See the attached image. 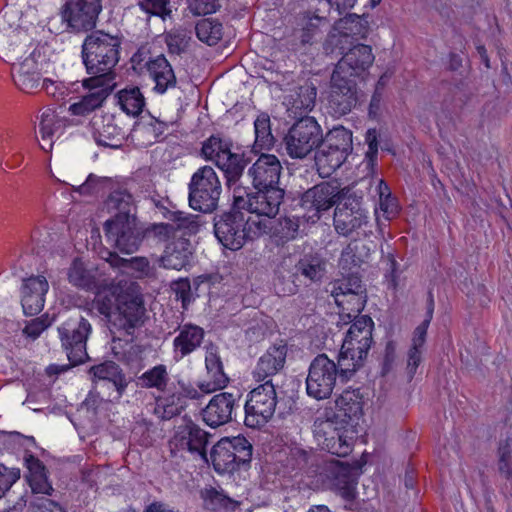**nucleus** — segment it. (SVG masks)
Segmentation results:
<instances>
[{
  "mask_svg": "<svg viewBox=\"0 0 512 512\" xmlns=\"http://www.w3.org/2000/svg\"><path fill=\"white\" fill-rule=\"evenodd\" d=\"M88 92L69 106L68 111L73 116L86 117L100 109L112 93L114 84L104 81L101 86H83Z\"/></svg>",
  "mask_w": 512,
  "mask_h": 512,
  "instance_id": "29",
  "label": "nucleus"
},
{
  "mask_svg": "<svg viewBox=\"0 0 512 512\" xmlns=\"http://www.w3.org/2000/svg\"><path fill=\"white\" fill-rule=\"evenodd\" d=\"M353 150L352 132L343 126L329 130L314 154L315 166L322 178L332 175Z\"/></svg>",
  "mask_w": 512,
  "mask_h": 512,
  "instance_id": "4",
  "label": "nucleus"
},
{
  "mask_svg": "<svg viewBox=\"0 0 512 512\" xmlns=\"http://www.w3.org/2000/svg\"><path fill=\"white\" fill-rule=\"evenodd\" d=\"M52 322L53 318H50L48 314H44L27 322L22 332L25 336L35 340L44 330L52 325Z\"/></svg>",
  "mask_w": 512,
  "mask_h": 512,
  "instance_id": "62",
  "label": "nucleus"
},
{
  "mask_svg": "<svg viewBox=\"0 0 512 512\" xmlns=\"http://www.w3.org/2000/svg\"><path fill=\"white\" fill-rule=\"evenodd\" d=\"M323 140V130L314 117L304 116L288 129L283 142L287 154L294 159H304L318 150Z\"/></svg>",
  "mask_w": 512,
  "mask_h": 512,
  "instance_id": "6",
  "label": "nucleus"
},
{
  "mask_svg": "<svg viewBox=\"0 0 512 512\" xmlns=\"http://www.w3.org/2000/svg\"><path fill=\"white\" fill-rule=\"evenodd\" d=\"M325 471L331 488L346 502L352 503L357 494V469L346 462L332 460Z\"/></svg>",
  "mask_w": 512,
  "mask_h": 512,
  "instance_id": "20",
  "label": "nucleus"
},
{
  "mask_svg": "<svg viewBox=\"0 0 512 512\" xmlns=\"http://www.w3.org/2000/svg\"><path fill=\"white\" fill-rule=\"evenodd\" d=\"M255 190L253 192L249 187L238 188L235 191L233 207L255 213L258 216L274 218L284 200V189L275 187Z\"/></svg>",
  "mask_w": 512,
  "mask_h": 512,
  "instance_id": "11",
  "label": "nucleus"
},
{
  "mask_svg": "<svg viewBox=\"0 0 512 512\" xmlns=\"http://www.w3.org/2000/svg\"><path fill=\"white\" fill-rule=\"evenodd\" d=\"M240 394L220 392L214 395L202 410L203 421L212 428L232 421L234 411L239 407Z\"/></svg>",
  "mask_w": 512,
  "mask_h": 512,
  "instance_id": "21",
  "label": "nucleus"
},
{
  "mask_svg": "<svg viewBox=\"0 0 512 512\" xmlns=\"http://www.w3.org/2000/svg\"><path fill=\"white\" fill-rule=\"evenodd\" d=\"M116 97L121 109L128 115L138 116L145 107V98L137 86L126 87L118 91Z\"/></svg>",
  "mask_w": 512,
  "mask_h": 512,
  "instance_id": "40",
  "label": "nucleus"
},
{
  "mask_svg": "<svg viewBox=\"0 0 512 512\" xmlns=\"http://www.w3.org/2000/svg\"><path fill=\"white\" fill-rule=\"evenodd\" d=\"M287 352V344L283 341L270 346L266 352L260 356L252 372L255 381L266 383V380H268L272 382V377L283 370L286 363Z\"/></svg>",
  "mask_w": 512,
  "mask_h": 512,
  "instance_id": "24",
  "label": "nucleus"
},
{
  "mask_svg": "<svg viewBox=\"0 0 512 512\" xmlns=\"http://www.w3.org/2000/svg\"><path fill=\"white\" fill-rule=\"evenodd\" d=\"M335 303L342 308L340 317L347 323L351 322L352 318L360 317L359 314L363 311L367 303V291L362 289L354 293L346 294L345 296L334 297Z\"/></svg>",
  "mask_w": 512,
  "mask_h": 512,
  "instance_id": "35",
  "label": "nucleus"
},
{
  "mask_svg": "<svg viewBox=\"0 0 512 512\" xmlns=\"http://www.w3.org/2000/svg\"><path fill=\"white\" fill-rule=\"evenodd\" d=\"M350 191L348 187L341 188L336 180L323 181L306 190L301 196V206L313 212L312 217L320 219L323 213L338 205Z\"/></svg>",
  "mask_w": 512,
  "mask_h": 512,
  "instance_id": "15",
  "label": "nucleus"
},
{
  "mask_svg": "<svg viewBox=\"0 0 512 512\" xmlns=\"http://www.w3.org/2000/svg\"><path fill=\"white\" fill-rule=\"evenodd\" d=\"M104 206L114 215L107 221H118L137 217V205L133 194L123 185L111 187Z\"/></svg>",
  "mask_w": 512,
  "mask_h": 512,
  "instance_id": "27",
  "label": "nucleus"
},
{
  "mask_svg": "<svg viewBox=\"0 0 512 512\" xmlns=\"http://www.w3.org/2000/svg\"><path fill=\"white\" fill-rule=\"evenodd\" d=\"M173 226L170 223H151L142 225V244L148 246L168 243L174 238Z\"/></svg>",
  "mask_w": 512,
  "mask_h": 512,
  "instance_id": "46",
  "label": "nucleus"
},
{
  "mask_svg": "<svg viewBox=\"0 0 512 512\" xmlns=\"http://www.w3.org/2000/svg\"><path fill=\"white\" fill-rule=\"evenodd\" d=\"M363 96L358 88L357 81L333 70L328 95V109L334 117H341L350 113Z\"/></svg>",
  "mask_w": 512,
  "mask_h": 512,
  "instance_id": "12",
  "label": "nucleus"
},
{
  "mask_svg": "<svg viewBox=\"0 0 512 512\" xmlns=\"http://www.w3.org/2000/svg\"><path fill=\"white\" fill-rule=\"evenodd\" d=\"M61 346L72 366H77L89 359L87 340L92 333L90 322L80 314L70 316L58 327Z\"/></svg>",
  "mask_w": 512,
  "mask_h": 512,
  "instance_id": "7",
  "label": "nucleus"
},
{
  "mask_svg": "<svg viewBox=\"0 0 512 512\" xmlns=\"http://www.w3.org/2000/svg\"><path fill=\"white\" fill-rule=\"evenodd\" d=\"M103 10V0H64L60 8L62 23L75 34L93 31Z\"/></svg>",
  "mask_w": 512,
  "mask_h": 512,
  "instance_id": "10",
  "label": "nucleus"
},
{
  "mask_svg": "<svg viewBox=\"0 0 512 512\" xmlns=\"http://www.w3.org/2000/svg\"><path fill=\"white\" fill-rule=\"evenodd\" d=\"M138 6L145 13L160 17L163 21L172 15L170 0H138Z\"/></svg>",
  "mask_w": 512,
  "mask_h": 512,
  "instance_id": "55",
  "label": "nucleus"
},
{
  "mask_svg": "<svg viewBox=\"0 0 512 512\" xmlns=\"http://www.w3.org/2000/svg\"><path fill=\"white\" fill-rule=\"evenodd\" d=\"M170 225L173 226L174 237L191 236L198 233L201 226V217L183 211L171 212Z\"/></svg>",
  "mask_w": 512,
  "mask_h": 512,
  "instance_id": "39",
  "label": "nucleus"
},
{
  "mask_svg": "<svg viewBox=\"0 0 512 512\" xmlns=\"http://www.w3.org/2000/svg\"><path fill=\"white\" fill-rule=\"evenodd\" d=\"M374 60L375 56L371 46L357 44L343 54L334 70L355 80L364 81Z\"/></svg>",
  "mask_w": 512,
  "mask_h": 512,
  "instance_id": "19",
  "label": "nucleus"
},
{
  "mask_svg": "<svg viewBox=\"0 0 512 512\" xmlns=\"http://www.w3.org/2000/svg\"><path fill=\"white\" fill-rule=\"evenodd\" d=\"M189 206L201 213H212L218 208L222 193L221 181L213 167L205 165L199 168L188 184Z\"/></svg>",
  "mask_w": 512,
  "mask_h": 512,
  "instance_id": "5",
  "label": "nucleus"
},
{
  "mask_svg": "<svg viewBox=\"0 0 512 512\" xmlns=\"http://www.w3.org/2000/svg\"><path fill=\"white\" fill-rule=\"evenodd\" d=\"M119 368L120 366L117 363L108 360L92 366L89 369V374H91L94 378L109 381L119 370Z\"/></svg>",
  "mask_w": 512,
  "mask_h": 512,
  "instance_id": "63",
  "label": "nucleus"
},
{
  "mask_svg": "<svg viewBox=\"0 0 512 512\" xmlns=\"http://www.w3.org/2000/svg\"><path fill=\"white\" fill-rule=\"evenodd\" d=\"M243 209H232L215 218L214 232L219 242L230 250H239L247 241L246 220Z\"/></svg>",
  "mask_w": 512,
  "mask_h": 512,
  "instance_id": "17",
  "label": "nucleus"
},
{
  "mask_svg": "<svg viewBox=\"0 0 512 512\" xmlns=\"http://www.w3.org/2000/svg\"><path fill=\"white\" fill-rule=\"evenodd\" d=\"M121 39L103 30H93L85 37L81 47V58L86 72L91 77L82 81V86H101L104 81L113 83L114 68L120 59Z\"/></svg>",
  "mask_w": 512,
  "mask_h": 512,
  "instance_id": "2",
  "label": "nucleus"
},
{
  "mask_svg": "<svg viewBox=\"0 0 512 512\" xmlns=\"http://www.w3.org/2000/svg\"><path fill=\"white\" fill-rule=\"evenodd\" d=\"M47 473L48 472H44L38 475L28 476V483L33 493L52 495L54 489L48 480Z\"/></svg>",
  "mask_w": 512,
  "mask_h": 512,
  "instance_id": "64",
  "label": "nucleus"
},
{
  "mask_svg": "<svg viewBox=\"0 0 512 512\" xmlns=\"http://www.w3.org/2000/svg\"><path fill=\"white\" fill-rule=\"evenodd\" d=\"M379 189H380L379 206H380V209L383 211L384 216L389 220L397 217V215L399 214V211H400L398 199L396 197H393L390 194L388 186L386 184H384L383 181L380 182Z\"/></svg>",
  "mask_w": 512,
  "mask_h": 512,
  "instance_id": "56",
  "label": "nucleus"
},
{
  "mask_svg": "<svg viewBox=\"0 0 512 512\" xmlns=\"http://www.w3.org/2000/svg\"><path fill=\"white\" fill-rule=\"evenodd\" d=\"M335 28L351 40L366 38L369 32L367 20L357 14H348L335 22Z\"/></svg>",
  "mask_w": 512,
  "mask_h": 512,
  "instance_id": "42",
  "label": "nucleus"
},
{
  "mask_svg": "<svg viewBox=\"0 0 512 512\" xmlns=\"http://www.w3.org/2000/svg\"><path fill=\"white\" fill-rule=\"evenodd\" d=\"M368 222L369 217L363 206V198L350 191L334 209L333 226L336 233L341 236L353 235Z\"/></svg>",
  "mask_w": 512,
  "mask_h": 512,
  "instance_id": "13",
  "label": "nucleus"
},
{
  "mask_svg": "<svg viewBox=\"0 0 512 512\" xmlns=\"http://www.w3.org/2000/svg\"><path fill=\"white\" fill-rule=\"evenodd\" d=\"M353 323L347 331L346 337L343 341V348L352 350V352L359 353L361 356H367L373 343L372 332L374 322L368 315H362L357 318H352Z\"/></svg>",
  "mask_w": 512,
  "mask_h": 512,
  "instance_id": "23",
  "label": "nucleus"
},
{
  "mask_svg": "<svg viewBox=\"0 0 512 512\" xmlns=\"http://www.w3.org/2000/svg\"><path fill=\"white\" fill-rule=\"evenodd\" d=\"M183 420L169 441L171 452L184 450L206 460L210 434L186 416Z\"/></svg>",
  "mask_w": 512,
  "mask_h": 512,
  "instance_id": "18",
  "label": "nucleus"
},
{
  "mask_svg": "<svg viewBox=\"0 0 512 512\" xmlns=\"http://www.w3.org/2000/svg\"><path fill=\"white\" fill-rule=\"evenodd\" d=\"M205 367L210 381L199 383V388L203 393H213L228 385L229 378L224 372L219 348L213 342L205 345Z\"/></svg>",
  "mask_w": 512,
  "mask_h": 512,
  "instance_id": "26",
  "label": "nucleus"
},
{
  "mask_svg": "<svg viewBox=\"0 0 512 512\" xmlns=\"http://www.w3.org/2000/svg\"><path fill=\"white\" fill-rule=\"evenodd\" d=\"M205 337L202 327L186 323L178 328V334L173 340V356L176 361L182 360L198 350Z\"/></svg>",
  "mask_w": 512,
  "mask_h": 512,
  "instance_id": "30",
  "label": "nucleus"
},
{
  "mask_svg": "<svg viewBox=\"0 0 512 512\" xmlns=\"http://www.w3.org/2000/svg\"><path fill=\"white\" fill-rule=\"evenodd\" d=\"M19 89L25 93H35L41 86V77L38 72L20 71L15 78Z\"/></svg>",
  "mask_w": 512,
  "mask_h": 512,
  "instance_id": "60",
  "label": "nucleus"
},
{
  "mask_svg": "<svg viewBox=\"0 0 512 512\" xmlns=\"http://www.w3.org/2000/svg\"><path fill=\"white\" fill-rule=\"evenodd\" d=\"M427 338V333L424 330L413 331L411 346L407 352V365L406 371L409 380H412L416 374L417 368L422 361V352Z\"/></svg>",
  "mask_w": 512,
  "mask_h": 512,
  "instance_id": "44",
  "label": "nucleus"
},
{
  "mask_svg": "<svg viewBox=\"0 0 512 512\" xmlns=\"http://www.w3.org/2000/svg\"><path fill=\"white\" fill-rule=\"evenodd\" d=\"M49 288L48 281L42 275L24 279L22 286V307L25 315L38 314L44 307V296Z\"/></svg>",
  "mask_w": 512,
  "mask_h": 512,
  "instance_id": "28",
  "label": "nucleus"
},
{
  "mask_svg": "<svg viewBox=\"0 0 512 512\" xmlns=\"http://www.w3.org/2000/svg\"><path fill=\"white\" fill-rule=\"evenodd\" d=\"M362 289L366 288L362 283L361 277L358 274L351 273L333 282L331 295L333 297L345 296L346 294L354 293Z\"/></svg>",
  "mask_w": 512,
  "mask_h": 512,
  "instance_id": "54",
  "label": "nucleus"
},
{
  "mask_svg": "<svg viewBox=\"0 0 512 512\" xmlns=\"http://www.w3.org/2000/svg\"><path fill=\"white\" fill-rule=\"evenodd\" d=\"M187 407V401L183 400L175 392L156 398L154 414L160 420H170L179 416Z\"/></svg>",
  "mask_w": 512,
  "mask_h": 512,
  "instance_id": "36",
  "label": "nucleus"
},
{
  "mask_svg": "<svg viewBox=\"0 0 512 512\" xmlns=\"http://www.w3.org/2000/svg\"><path fill=\"white\" fill-rule=\"evenodd\" d=\"M193 256V246L189 238L174 237L164 248L158 262L164 269L180 271L190 266Z\"/></svg>",
  "mask_w": 512,
  "mask_h": 512,
  "instance_id": "25",
  "label": "nucleus"
},
{
  "mask_svg": "<svg viewBox=\"0 0 512 512\" xmlns=\"http://www.w3.org/2000/svg\"><path fill=\"white\" fill-rule=\"evenodd\" d=\"M93 129V138L100 146L118 148L125 139V133L115 121L113 115L94 116L90 121Z\"/></svg>",
  "mask_w": 512,
  "mask_h": 512,
  "instance_id": "31",
  "label": "nucleus"
},
{
  "mask_svg": "<svg viewBox=\"0 0 512 512\" xmlns=\"http://www.w3.org/2000/svg\"><path fill=\"white\" fill-rule=\"evenodd\" d=\"M282 165L272 154H261L248 168L254 189L279 187Z\"/></svg>",
  "mask_w": 512,
  "mask_h": 512,
  "instance_id": "22",
  "label": "nucleus"
},
{
  "mask_svg": "<svg viewBox=\"0 0 512 512\" xmlns=\"http://www.w3.org/2000/svg\"><path fill=\"white\" fill-rule=\"evenodd\" d=\"M201 497L204 507L214 512H234L240 505L213 487L202 490Z\"/></svg>",
  "mask_w": 512,
  "mask_h": 512,
  "instance_id": "41",
  "label": "nucleus"
},
{
  "mask_svg": "<svg viewBox=\"0 0 512 512\" xmlns=\"http://www.w3.org/2000/svg\"><path fill=\"white\" fill-rule=\"evenodd\" d=\"M336 407L349 420L363 415L364 396L360 389H345L336 399Z\"/></svg>",
  "mask_w": 512,
  "mask_h": 512,
  "instance_id": "34",
  "label": "nucleus"
},
{
  "mask_svg": "<svg viewBox=\"0 0 512 512\" xmlns=\"http://www.w3.org/2000/svg\"><path fill=\"white\" fill-rule=\"evenodd\" d=\"M112 184L111 178L98 177L94 174H90L86 181L79 186L78 191L80 194L94 195L103 192L105 188Z\"/></svg>",
  "mask_w": 512,
  "mask_h": 512,
  "instance_id": "61",
  "label": "nucleus"
},
{
  "mask_svg": "<svg viewBox=\"0 0 512 512\" xmlns=\"http://www.w3.org/2000/svg\"><path fill=\"white\" fill-rule=\"evenodd\" d=\"M287 259H283L277 271L275 288L278 295L290 296L298 292L300 286L320 285L327 275V260L318 252H307L300 255L294 264V271L286 276L283 274Z\"/></svg>",
  "mask_w": 512,
  "mask_h": 512,
  "instance_id": "3",
  "label": "nucleus"
},
{
  "mask_svg": "<svg viewBox=\"0 0 512 512\" xmlns=\"http://www.w3.org/2000/svg\"><path fill=\"white\" fill-rule=\"evenodd\" d=\"M253 447L244 436L221 438L210 453L214 469L219 473H232L241 465L249 464Z\"/></svg>",
  "mask_w": 512,
  "mask_h": 512,
  "instance_id": "8",
  "label": "nucleus"
},
{
  "mask_svg": "<svg viewBox=\"0 0 512 512\" xmlns=\"http://www.w3.org/2000/svg\"><path fill=\"white\" fill-rule=\"evenodd\" d=\"M103 230L107 241L121 253H135L142 245V224L137 217L105 221Z\"/></svg>",
  "mask_w": 512,
  "mask_h": 512,
  "instance_id": "16",
  "label": "nucleus"
},
{
  "mask_svg": "<svg viewBox=\"0 0 512 512\" xmlns=\"http://www.w3.org/2000/svg\"><path fill=\"white\" fill-rule=\"evenodd\" d=\"M149 76L155 83L154 90L163 94L169 89L177 86V78L175 72L164 55L150 59L145 64Z\"/></svg>",
  "mask_w": 512,
  "mask_h": 512,
  "instance_id": "32",
  "label": "nucleus"
},
{
  "mask_svg": "<svg viewBox=\"0 0 512 512\" xmlns=\"http://www.w3.org/2000/svg\"><path fill=\"white\" fill-rule=\"evenodd\" d=\"M351 43V39L336 29L334 25L333 30L327 35L323 47L327 54H333L336 51L343 53Z\"/></svg>",
  "mask_w": 512,
  "mask_h": 512,
  "instance_id": "58",
  "label": "nucleus"
},
{
  "mask_svg": "<svg viewBox=\"0 0 512 512\" xmlns=\"http://www.w3.org/2000/svg\"><path fill=\"white\" fill-rule=\"evenodd\" d=\"M248 163L249 158L244 153L233 152L216 165L222 171L225 186L232 192L233 199L238 188H246V186L242 185L241 178Z\"/></svg>",
  "mask_w": 512,
  "mask_h": 512,
  "instance_id": "33",
  "label": "nucleus"
},
{
  "mask_svg": "<svg viewBox=\"0 0 512 512\" xmlns=\"http://www.w3.org/2000/svg\"><path fill=\"white\" fill-rule=\"evenodd\" d=\"M337 375L336 363L326 354L317 355L310 363L306 378L308 396L316 400L328 399L335 388Z\"/></svg>",
  "mask_w": 512,
  "mask_h": 512,
  "instance_id": "14",
  "label": "nucleus"
},
{
  "mask_svg": "<svg viewBox=\"0 0 512 512\" xmlns=\"http://www.w3.org/2000/svg\"><path fill=\"white\" fill-rule=\"evenodd\" d=\"M68 280L72 285L87 291L93 290L97 286L96 277L79 258H75L69 267Z\"/></svg>",
  "mask_w": 512,
  "mask_h": 512,
  "instance_id": "47",
  "label": "nucleus"
},
{
  "mask_svg": "<svg viewBox=\"0 0 512 512\" xmlns=\"http://www.w3.org/2000/svg\"><path fill=\"white\" fill-rule=\"evenodd\" d=\"M254 148L259 150H270L275 144V138L271 132L270 118L267 114H260L255 122Z\"/></svg>",
  "mask_w": 512,
  "mask_h": 512,
  "instance_id": "49",
  "label": "nucleus"
},
{
  "mask_svg": "<svg viewBox=\"0 0 512 512\" xmlns=\"http://www.w3.org/2000/svg\"><path fill=\"white\" fill-rule=\"evenodd\" d=\"M316 455L313 449H303L299 446L290 447L287 456V466L292 470L306 471L314 465Z\"/></svg>",
  "mask_w": 512,
  "mask_h": 512,
  "instance_id": "52",
  "label": "nucleus"
},
{
  "mask_svg": "<svg viewBox=\"0 0 512 512\" xmlns=\"http://www.w3.org/2000/svg\"><path fill=\"white\" fill-rule=\"evenodd\" d=\"M56 114L55 111L46 108L41 112L40 122H39V132L42 137V143H40V147L45 152H50L53 147V143L51 141L54 135V127L56 124Z\"/></svg>",
  "mask_w": 512,
  "mask_h": 512,
  "instance_id": "51",
  "label": "nucleus"
},
{
  "mask_svg": "<svg viewBox=\"0 0 512 512\" xmlns=\"http://www.w3.org/2000/svg\"><path fill=\"white\" fill-rule=\"evenodd\" d=\"M311 12H308L309 22L301 30L295 33L297 39L300 40L301 44L305 45L312 42V39L318 32V24L313 23L312 19H316L318 22L327 19V15L321 13L320 8H316L312 16H309Z\"/></svg>",
  "mask_w": 512,
  "mask_h": 512,
  "instance_id": "57",
  "label": "nucleus"
},
{
  "mask_svg": "<svg viewBox=\"0 0 512 512\" xmlns=\"http://www.w3.org/2000/svg\"><path fill=\"white\" fill-rule=\"evenodd\" d=\"M169 380L170 378L166 366L159 364L139 376L137 385L142 388H154L159 392H164L167 389Z\"/></svg>",
  "mask_w": 512,
  "mask_h": 512,
  "instance_id": "48",
  "label": "nucleus"
},
{
  "mask_svg": "<svg viewBox=\"0 0 512 512\" xmlns=\"http://www.w3.org/2000/svg\"><path fill=\"white\" fill-rule=\"evenodd\" d=\"M233 143L231 140L221 138L219 135H211L202 143L201 154L217 165L229 154H232Z\"/></svg>",
  "mask_w": 512,
  "mask_h": 512,
  "instance_id": "37",
  "label": "nucleus"
},
{
  "mask_svg": "<svg viewBox=\"0 0 512 512\" xmlns=\"http://www.w3.org/2000/svg\"><path fill=\"white\" fill-rule=\"evenodd\" d=\"M152 434L153 423L146 419L137 421L132 430L135 441H137L140 446L146 448L153 445L154 439Z\"/></svg>",
  "mask_w": 512,
  "mask_h": 512,
  "instance_id": "59",
  "label": "nucleus"
},
{
  "mask_svg": "<svg viewBox=\"0 0 512 512\" xmlns=\"http://www.w3.org/2000/svg\"><path fill=\"white\" fill-rule=\"evenodd\" d=\"M197 38L209 46L217 45L223 37V25L212 18H203L195 25Z\"/></svg>",
  "mask_w": 512,
  "mask_h": 512,
  "instance_id": "45",
  "label": "nucleus"
},
{
  "mask_svg": "<svg viewBox=\"0 0 512 512\" xmlns=\"http://www.w3.org/2000/svg\"><path fill=\"white\" fill-rule=\"evenodd\" d=\"M359 353L352 352V350H347L341 347L338 363L336 364L338 368V374L340 377L349 379L359 368H361L364 364L367 356H361L360 359Z\"/></svg>",
  "mask_w": 512,
  "mask_h": 512,
  "instance_id": "50",
  "label": "nucleus"
},
{
  "mask_svg": "<svg viewBox=\"0 0 512 512\" xmlns=\"http://www.w3.org/2000/svg\"><path fill=\"white\" fill-rule=\"evenodd\" d=\"M298 230V220L283 217L273 221L272 227L268 230V235L275 245L284 246L296 238Z\"/></svg>",
  "mask_w": 512,
  "mask_h": 512,
  "instance_id": "38",
  "label": "nucleus"
},
{
  "mask_svg": "<svg viewBox=\"0 0 512 512\" xmlns=\"http://www.w3.org/2000/svg\"><path fill=\"white\" fill-rule=\"evenodd\" d=\"M277 394L274 384L266 380L247 394L244 405V424L248 428L261 429L275 413Z\"/></svg>",
  "mask_w": 512,
  "mask_h": 512,
  "instance_id": "9",
  "label": "nucleus"
},
{
  "mask_svg": "<svg viewBox=\"0 0 512 512\" xmlns=\"http://www.w3.org/2000/svg\"><path fill=\"white\" fill-rule=\"evenodd\" d=\"M316 96L317 89L314 86L308 84L300 86L296 91V96L292 99V109L295 110V113L311 111L315 106Z\"/></svg>",
  "mask_w": 512,
  "mask_h": 512,
  "instance_id": "53",
  "label": "nucleus"
},
{
  "mask_svg": "<svg viewBox=\"0 0 512 512\" xmlns=\"http://www.w3.org/2000/svg\"><path fill=\"white\" fill-rule=\"evenodd\" d=\"M163 36L168 52L180 55L189 47V42L192 39V30L190 27L178 26L165 31Z\"/></svg>",
  "mask_w": 512,
  "mask_h": 512,
  "instance_id": "43",
  "label": "nucleus"
},
{
  "mask_svg": "<svg viewBox=\"0 0 512 512\" xmlns=\"http://www.w3.org/2000/svg\"><path fill=\"white\" fill-rule=\"evenodd\" d=\"M92 305L106 321L113 341L123 338L133 342L135 330L143 324L146 312L140 295L120 287L102 289L96 293Z\"/></svg>",
  "mask_w": 512,
  "mask_h": 512,
  "instance_id": "1",
  "label": "nucleus"
}]
</instances>
